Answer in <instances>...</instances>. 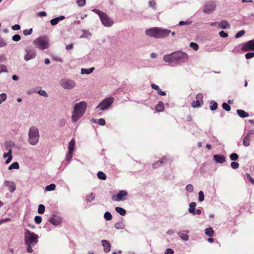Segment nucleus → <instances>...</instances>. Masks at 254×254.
<instances>
[{
    "label": "nucleus",
    "mask_w": 254,
    "mask_h": 254,
    "mask_svg": "<svg viewBox=\"0 0 254 254\" xmlns=\"http://www.w3.org/2000/svg\"><path fill=\"white\" fill-rule=\"evenodd\" d=\"M245 33V30H241L237 32L235 35V37L236 38H239L241 37H242L243 35H244Z\"/></svg>",
    "instance_id": "53"
},
{
    "label": "nucleus",
    "mask_w": 254,
    "mask_h": 254,
    "mask_svg": "<svg viewBox=\"0 0 254 254\" xmlns=\"http://www.w3.org/2000/svg\"><path fill=\"white\" fill-rule=\"evenodd\" d=\"M210 109L212 111L215 110L217 108V103L214 101H212L210 102Z\"/></svg>",
    "instance_id": "35"
},
{
    "label": "nucleus",
    "mask_w": 254,
    "mask_h": 254,
    "mask_svg": "<svg viewBox=\"0 0 254 254\" xmlns=\"http://www.w3.org/2000/svg\"><path fill=\"white\" fill-rule=\"evenodd\" d=\"M192 23L191 21L190 20H187L186 21H181L179 23V26H182L184 25H190Z\"/></svg>",
    "instance_id": "44"
},
{
    "label": "nucleus",
    "mask_w": 254,
    "mask_h": 254,
    "mask_svg": "<svg viewBox=\"0 0 254 254\" xmlns=\"http://www.w3.org/2000/svg\"><path fill=\"white\" fill-rule=\"evenodd\" d=\"M92 11H93L94 12H95V13L97 14L99 17H101V15H102V14H103L104 12H103V11H101L98 9H93L92 10Z\"/></svg>",
    "instance_id": "60"
},
{
    "label": "nucleus",
    "mask_w": 254,
    "mask_h": 254,
    "mask_svg": "<svg viewBox=\"0 0 254 254\" xmlns=\"http://www.w3.org/2000/svg\"><path fill=\"white\" fill-rule=\"evenodd\" d=\"M73 44L72 43H70V44L66 45L65 47V49L67 51L71 50L73 49Z\"/></svg>",
    "instance_id": "62"
},
{
    "label": "nucleus",
    "mask_w": 254,
    "mask_h": 254,
    "mask_svg": "<svg viewBox=\"0 0 254 254\" xmlns=\"http://www.w3.org/2000/svg\"><path fill=\"white\" fill-rule=\"evenodd\" d=\"M101 244L104 248V252L108 253L110 251L111 246L108 241L106 240H102Z\"/></svg>",
    "instance_id": "18"
},
{
    "label": "nucleus",
    "mask_w": 254,
    "mask_h": 254,
    "mask_svg": "<svg viewBox=\"0 0 254 254\" xmlns=\"http://www.w3.org/2000/svg\"><path fill=\"white\" fill-rule=\"evenodd\" d=\"M75 146V141L73 138L69 142L68 145V152L65 157L66 161L69 162L73 155V152Z\"/></svg>",
    "instance_id": "9"
},
{
    "label": "nucleus",
    "mask_w": 254,
    "mask_h": 254,
    "mask_svg": "<svg viewBox=\"0 0 254 254\" xmlns=\"http://www.w3.org/2000/svg\"><path fill=\"white\" fill-rule=\"evenodd\" d=\"M24 243L25 245L35 246L38 242L39 236L34 232L27 229L24 233Z\"/></svg>",
    "instance_id": "6"
},
{
    "label": "nucleus",
    "mask_w": 254,
    "mask_h": 254,
    "mask_svg": "<svg viewBox=\"0 0 254 254\" xmlns=\"http://www.w3.org/2000/svg\"><path fill=\"white\" fill-rule=\"evenodd\" d=\"M19 168V164L17 162L12 163L9 167L8 170H11L13 169H18Z\"/></svg>",
    "instance_id": "34"
},
{
    "label": "nucleus",
    "mask_w": 254,
    "mask_h": 254,
    "mask_svg": "<svg viewBox=\"0 0 254 254\" xmlns=\"http://www.w3.org/2000/svg\"><path fill=\"white\" fill-rule=\"evenodd\" d=\"M64 19V15H61L59 17H57L56 18H53L51 20L50 23L53 26L56 25L58 23V22Z\"/></svg>",
    "instance_id": "22"
},
{
    "label": "nucleus",
    "mask_w": 254,
    "mask_h": 254,
    "mask_svg": "<svg viewBox=\"0 0 254 254\" xmlns=\"http://www.w3.org/2000/svg\"><path fill=\"white\" fill-rule=\"evenodd\" d=\"M164 158H162L160 159L158 161L156 162L155 163L153 164L152 167L154 168H156L157 167L160 166L163 163Z\"/></svg>",
    "instance_id": "39"
},
{
    "label": "nucleus",
    "mask_w": 254,
    "mask_h": 254,
    "mask_svg": "<svg viewBox=\"0 0 254 254\" xmlns=\"http://www.w3.org/2000/svg\"><path fill=\"white\" fill-rule=\"evenodd\" d=\"M6 66L4 64H0V74L2 72H7Z\"/></svg>",
    "instance_id": "40"
},
{
    "label": "nucleus",
    "mask_w": 254,
    "mask_h": 254,
    "mask_svg": "<svg viewBox=\"0 0 254 254\" xmlns=\"http://www.w3.org/2000/svg\"><path fill=\"white\" fill-rule=\"evenodd\" d=\"M145 33L149 37L160 39L168 36L171 33V30L160 27H153L146 29Z\"/></svg>",
    "instance_id": "3"
},
{
    "label": "nucleus",
    "mask_w": 254,
    "mask_h": 254,
    "mask_svg": "<svg viewBox=\"0 0 254 254\" xmlns=\"http://www.w3.org/2000/svg\"><path fill=\"white\" fill-rule=\"evenodd\" d=\"M205 234L208 236L211 237L214 234V231L211 227L207 228L205 229Z\"/></svg>",
    "instance_id": "30"
},
{
    "label": "nucleus",
    "mask_w": 254,
    "mask_h": 254,
    "mask_svg": "<svg viewBox=\"0 0 254 254\" xmlns=\"http://www.w3.org/2000/svg\"><path fill=\"white\" fill-rule=\"evenodd\" d=\"M97 177L102 180H105L107 178L106 174L102 171H99L97 173Z\"/></svg>",
    "instance_id": "32"
},
{
    "label": "nucleus",
    "mask_w": 254,
    "mask_h": 254,
    "mask_svg": "<svg viewBox=\"0 0 254 254\" xmlns=\"http://www.w3.org/2000/svg\"><path fill=\"white\" fill-rule=\"evenodd\" d=\"M33 44L35 47L41 50L49 48L50 46L49 40L46 36H40L35 39Z\"/></svg>",
    "instance_id": "5"
},
{
    "label": "nucleus",
    "mask_w": 254,
    "mask_h": 254,
    "mask_svg": "<svg viewBox=\"0 0 254 254\" xmlns=\"http://www.w3.org/2000/svg\"><path fill=\"white\" fill-rule=\"evenodd\" d=\"M28 142L31 145H37L39 141L40 132L38 127L36 126H31L28 130Z\"/></svg>",
    "instance_id": "4"
},
{
    "label": "nucleus",
    "mask_w": 254,
    "mask_h": 254,
    "mask_svg": "<svg viewBox=\"0 0 254 254\" xmlns=\"http://www.w3.org/2000/svg\"><path fill=\"white\" fill-rule=\"evenodd\" d=\"M115 210L122 216H124L126 214V210L122 207L117 206L115 208Z\"/></svg>",
    "instance_id": "28"
},
{
    "label": "nucleus",
    "mask_w": 254,
    "mask_h": 254,
    "mask_svg": "<svg viewBox=\"0 0 254 254\" xmlns=\"http://www.w3.org/2000/svg\"><path fill=\"white\" fill-rule=\"evenodd\" d=\"M231 167L233 169H237L239 168V164L237 162H236L235 161H233L231 163Z\"/></svg>",
    "instance_id": "55"
},
{
    "label": "nucleus",
    "mask_w": 254,
    "mask_h": 254,
    "mask_svg": "<svg viewBox=\"0 0 254 254\" xmlns=\"http://www.w3.org/2000/svg\"><path fill=\"white\" fill-rule=\"evenodd\" d=\"M254 134V130L252 129V130H250L245 136L251 139V136L252 135H253Z\"/></svg>",
    "instance_id": "63"
},
{
    "label": "nucleus",
    "mask_w": 254,
    "mask_h": 254,
    "mask_svg": "<svg viewBox=\"0 0 254 254\" xmlns=\"http://www.w3.org/2000/svg\"><path fill=\"white\" fill-rule=\"evenodd\" d=\"M6 41L3 39L0 38V48L6 46Z\"/></svg>",
    "instance_id": "58"
},
{
    "label": "nucleus",
    "mask_w": 254,
    "mask_h": 254,
    "mask_svg": "<svg viewBox=\"0 0 254 254\" xmlns=\"http://www.w3.org/2000/svg\"><path fill=\"white\" fill-rule=\"evenodd\" d=\"M100 19L103 25L105 27H110L114 23L113 20L109 17L105 12L101 15Z\"/></svg>",
    "instance_id": "10"
},
{
    "label": "nucleus",
    "mask_w": 254,
    "mask_h": 254,
    "mask_svg": "<svg viewBox=\"0 0 254 254\" xmlns=\"http://www.w3.org/2000/svg\"><path fill=\"white\" fill-rule=\"evenodd\" d=\"M27 246L26 248V252L28 253H32L33 252V250L32 249V246H33L32 245L28 244L26 245Z\"/></svg>",
    "instance_id": "54"
},
{
    "label": "nucleus",
    "mask_w": 254,
    "mask_h": 254,
    "mask_svg": "<svg viewBox=\"0 0 254 254\" xmlns=\"http://www.w3.org/2000/svg\"><path fill=\"white\" fill-rule=\"evenodd\" d=\"M243 51H248L249 50H254V39L250 40L245 43L242 48Z\"/></svg>",
    "instance_id": "14"
},
{
    "label": "nucleus",
    "mask_w": 254,
    "mask_h": 254,
    "mask_svg": "<svg viewBox=\"0 0 254 254\" xmlns=\"http://www.w3.org/2000/svg\"><path fill=\"white\" fill-rule=\"evenodd\" d=\"M203 95L201 93H198L196 96V100L193 101L191 106L193 108H198L201 106L203 104Z\"/></svg>",
    "instance_id": "13"
},
{
    "label": "nucleus",
    "mask_w": 254,
    "mask_h": 254,
    "mask_svg": "<svg viewBox=\"0 0 254 254\" xmlns=\"http://www.w3.org/2000/svg\"><path fill=\"white\" fill-rule=\"evenodd\" d=\"M33 32L32 28L29 29H25L23 31V33L25 36H28L32 34Z\"/></svg>",
    "instance_id": "46"
},
{
    "label": "nucleus",
    "mask_w": 254,
    "mask_h": 254,
    "mask_svg": "<svg viewBox=\"0 0 254 254\" xmlns=\"http://www.w3.org/2000/svg\"><path fill=\"white\" fill-rule=\"evenodd\" d=\"M251 139L245 136L243 140V145L245 147H248L250 145Z\"/></svg>",
    "instance_id": "33"
},
{
    "label": "nucleus",
    "mask_w": 254,
    "mask_h": 254,
    "mask_svg": "<svg viewBox=\"0 0 254 254\" xmlns=\"http://www.w3.org/2000/svg\"><path fill=\"white\" fill-rule=\"evenodd\" d=\"M189 232V231H179L177 233V234L179 236V237L182 240L185 241H187L189 239V237L187 233Z\"/></svg>",
    "instance_id": "17"
},
{
    "label": "nucleus",
    "mask_w": 254,
    "mask_h": 254,
    "mask_svg": "<svg viewBox=\"0 0 254 254\" xmlns=\"http://www.w3.org/2000/svg\"><path fill=\"white\" fill-rule=\"evenodd\" d=\"M190 46L194 51L198 50L199 47L198 44L194 42H191L190 44Z\"/></svg>",
    "instance_id": "42"
},
{
    "label": "nucleus",
    "mask_w": 254,
    "mask_h": 254,
    "mask_svg": "<svg viewBox=\"0 0 254 254\" xmlns=\"http://www.w3.org/2000/svg\"><path fill=\"white\" fill-rule=\"evenodd\" d=\"M6 97L7 96L5 93H3L0 94V104L6 99Z\"/></svg>",
    "instance_id": "45"
},
{
    "label": "nucleus",
    "mask_w": 254,
    "mask_h": 254,
    "mask_svg": "<svg viewBox=\"0 0 254 254\" xmlns=\"http://www.w3.org/2000/svg\"><path fill=\"white\" fill-rule=\"evenodd\" d=\"M76 86V82L72 79H66L64 80V89L70 90Z\"/></svg>",
    "instance_id": "15"
},
{
    "label": "nucleus",
    "mask_w": 254,
    "mask_h": 254,
    "mask_svg": "<svg viewBox=\"0 0 254 254\" xmlns=\"http://www.w3.org/2000/svg\"><path fill=\"white\" fill-rule=\"evenodd\" d=\"M95 69L94 67H90L89 68H81V74H89L92 73Z\"/></svg>",
    "instance_id": "23"
},
{
    "label": "nucleus",
    "mask_w": 254,
    "mask_h": 254,
    "mask_svg": "<svg viewBox=\"0 0 254 254\" xmlns=\"http://www.w3.org/2000/svg\"><path fill=\"white\" fill-rule=\"evenodd\" d=\"M236 112L238 115L242 118H247L249 116V114L244 110L238 109Z\"/></svg>",
    "instance_id": "24"
},
{
    "label": "nucleus",
    "mask_w": 254,
    "mask_h": 254,
    "mask_svg": "<svg viewBox=\"0 0 254 254\" xmlns=\"http://www.w3.org/2000/svg\"><path fill=\"white\" fill-rule=\"evenodd\" d=\"M115 227L117 229H123L125 228V225L122 221H121L115 223Z\"/></svg>",
    "instance_id": "31"
},
{
    "label": "nucleus",
    "mask_w": 254,
    "mask_h": 254,
    "mask_svg": "<svg viewBox=\"0 0 254 254\" xmlns=\"http://www.w3.org/2000/svg\"><path fill=\"white\" fill-rule=\"evenodd\" d=\"M193 186L191 184H189L186 186V190L189 192H192L193 191Z\"/></svg>",
    "instance_id": "50"
},
{
    "label": "nucleus",
    "mask_w": 254,
    "mask_h": 254,
    "mask_svg": "<svg viewBox=\"0 0 254 254\" xmlns=\"http://www.w3.org/2000/svg\"><path fill=\"white\" fill-rule=\"evenodd\" d=\"M114 101V98L112 97L106 98L98 104L96 107L95 110L97 111L107 110L109 109Z\"/></svg>",
    "instance_id": "7"
},
{
    "label": "nucleus",
    "mask_w": 254,
    "mask_h": 254,
    "mask_svg": "<svg viewBox=\"0 0 254 254\" xmlns=\"http://www.w3.org/2000/svg\"><path fill=\"white\" fill-rule=\"evenodd\" d=\"M219 34L221 37L222 38H226L228 37V35L227 33L224 32V31H221L219 32Z\"/></svg>",
    "instance_id": "59"
},
{
    "label": "nucleus",
    "mask_w": 254,
    "mask_h": 254,
    "mask_svg": "<svg viewBox=\"0 0 254 254\" xmlns=\"http://www.w3.org/2000/svg\"><path fill=\"white\" fill-rule=\"evenodd\" d=\"M246 177L248 180H249L253 184H254V180L249 174H246Z\"/></svg>",
    "instance_id": "64"
},
{
    "label": "nucleus",
    "mask_w": 254,
    "mask_h": 254,
    "mask_svg": "<svg viewBox=\"0 0 254 254\" xmlns=\"http://www.w3.org/2000/svg\"><path fill=\"white\" fill-rule=\"evenodd\" d=\"M216 8L215 2L210 0L207 1L203 6L202 11L207 14H209L213 12Z\"/></svg>",
    "instance_id": "8"
},
{
    "label": "nucleus",
    "mask_w": 254,
    "mask_h": 254,
    "mask_svg": "<svg viewBox=\"0 0 254 254\" xmlns=\"http://www.w3.org/2000/svg\"><path fill=\"white\" fill-rule=\"evenodd\" d=\"M95 196L93 192H91L89 194H88L86 196L85 201L87 202H90L92 200L95 199Z\"/></svg>",
    "instance_id": "26"
},
{
    "label": "nucleus",
    "mask_w": 254,
    "mask_h": 254,
    "mask_svg": "<svg viewBox=\"0 0 254 254\" xmlns=\"http://www.w3.org/2000/svg\"><path fill=\"white\" fill-rule=\"evenodd\" d=\"M50 222L54 226L59 225L61 223V221L60 220L57 219L54 217L50 219Z\"/></svg>",
    "instance_id": "29"
},
{
    "label": "nucleus",
    "mask_w": 254,
    "mask_h": 254,
    "mask_svg": "<svg viewBox=\"0 0 254 254\" xmlns=\"http://www.w3.org/2000/svg\"><path fill=\"white\" fill-rule=\"evenodd\" d=\"M25 51L26 52V54L24 57V59L25 61H28L36 57V52L34 49L27 47Z\"/></svg>",
    "instance_id": "11"
},
{
    "label": "nucleus",
    "mask_w": 254,
    "mask_h": 254,
    "mask_svg": "<svg viewBox=\"0 0 254 254\" xmlns=\"http://www.w3.org/2000/svg\"><path fill=\"white\" fill-rule=\"evenodd\" d=\"M45 207L43 204H40L38 206V213L42 214L45 212Z\"/></svg>",
    "instance_id": "38"
},
{
    "label": "nucleus",
    "mask_w": 254,
    "mask_h": 254,
    "mask_svg": "<svg viewBox=\"0 0 254 254\" xmlns=\"http://www.w3.org/2000/svg\"><path fill=\"white\" fill-rule=\"evenodd\" d=\"M4 185L5 186L7 187L8 190L11 193L13 192L16 190L15 184L13 182L5 181L4 182Z\"/></svg>",
    "instance_id": "16"
},
{
    "label": "nucleus",
    "mask_w": 254,
    "mask_h": 254,
    "mask_svg": "<svg viewBox=\"0 0 254 254\" xmlns=\"http://www.w3.org/2000/svg\"><path fill=\"white\" fill-rule=\"evenodd\" d=\"M104 218L107 221L111 220L112 218L111 213L108 211H107L104 213Z\"/></svg>",
    "instance_id": "37"
},
{
    "label": "nucleus",
    "mask_w": 254,
    "mask_h": 254,
    "mask_svg": "<svg viewBox=\"0 0 254 254\" xmlns=\"http://www.w3.org/2000/svg\"><path fill=\"white\" fill-rule=\"evenodd\" d=\"M149 6L154 10L156 9V3L154 0H150L149 2Z\"/></svg>",
    "instance_id": "47"
},
{
    "label": "nucleus",
    "mask_w": 254,
    "mask_h": 254,
    "mask_svg": "<svg viewBox=\"0 0 254 254\" xmlns=\"http://www.w3.org/2000/svg\"><path fill=\"white\" fill-rule=\"evenodd\" d=\"M42 217L41 216H36L34 218V221L37 224H39L40 223H41L42 222Z\"/></svg>",
    "instance_id": "51"
},
{
    "label": "nucleus",
    "mask_w": 254,
    "mask_h": 254,
    "mask_svg": "<svg viewBox=\"0 0 254 254\" xmlns=\"http://www.w3.org/2000/svg\"><path fill=\"white\" fill-rule=\"evenodd\" d=\"M98 123L101 126H104L106 124L105 120L102 118L98 120Z\"/></svg>",
    "instance_id": "61"
},
{
    "label": "nucleus",
    "mask_w": 254,
    "mask_h": 254,
    "mask_svg": "<svg viewBox=\"0 0 254 254\" xmlns=\"http://www.w3.org/2000/svg\"><path fill=\"white\" fill-rule=\"evenodd\" d=\"M12 39L13 41H14L15 42H18L20 40L21 37L18 34H15L12 36Z\"/></svg>",
    "instance_id": "56"
},
{
    "label": "nucleus",
    "mask_w": 254,
    "mask_h": 254,
    "mask_svg": "<svg viewBox=\"0 0 254 254\" xmlns=\"http://www.w3.org/2000/svg\"><path fill=\"white\" fill-rule=\"evenodd\" d=\"M196 205V203L195 202H191L190 203L188 211L190 213L192 214L194 212Z\"/></svg>",
    "instance_id": "27"
},
{
    "label": "nucleus",
    "mask_w": 254,
    "mask_h": 254,
    "mask_svg": "<svg viewBox=\"0 0 254 254\" xmlns=\"http://www.w3.org/2000/svg\"><path fill=\"white\" fill-rule=\"evenodd\" d=\"M38 93L41 96H43L45 97H47L48 96V94L46 93V92L45 90H39L38 91Z\"/></svg>",
    "instance_id": "52"
},
{
    "label": "nucleus",
    "mask_w": 254,
    "mask_h": 254,
    "mask_svg": "<svg viewBox=\"0 0 254 254\" xmlns=\"http://www.w3.org/2000/svg\"><path fill=\"white\" fill-rule=\"evenodd\" d=\"M204 193L202 191H200L198 192V200L200 202L204 200Z\"/></svg>",
    "instance_id": "49"
},
{
    "label": "nucleus",
    "mask_w": 254,
    "mask_h": 254,
    "mask_svg": "<svg viewBox=\"0 0 254 254\" xmlns=\"http://www.w3.org/2000/svg\"><path fill=\"white\" fill-rule=\"evenodd\" d=\"M77 4L80 7H83L85 5L86 0H76Z\"/></svg>",
    "instance_id": "43"
},
{
    "label": "nucleus",
    "mask_w": 254,
    "mask_h": 254,
    "mask_svg": "<svg viewBox=\"0 0 254 254\" xmlns=\"http://www.w3.org/2000/svg\"><path fill=\"white\" fill-rule=\"evenodd\" d=\"M3 157L4 158L7 157V159L5 162V164H7L9 163L12 159V149H9L7 153H4L3 155Z\"/></svg>",
    "instance_id": "19"
},
{
    "label": "nucleus",
    "mask_w": 254,
    "mask_h": 254,
    "mask_svg": "<svg viewBox=\"0 0 254 254\" xmlns=\"http://www.w3.org/2000/svg\"><path fill=\"white\" fill-rule=\"evenodd\" d=\"M56 185L54 184H51L46 187L45 190L47 191H52L55 189Z\"/></svg>",
    "instance_id": "36"
},
{
    "label": "nucleus",
    "mask_w": 254,
    "mask_h": 254,
    "mask_svg": "<svg viewBox=\"0 0 254 254\" xmlns=\"http://www.w3.org/2000/svg\"><path fill=\"white\" fill-rule=\"evenodd\" d=\"M163 60L175 66L185 63L188 60V55L182 51H177L163 56Z\"/></svg>",
    "instance_id": "1"
},
{
    "label": "nucleus",
    "mask_w": 254,
    "mask_h": 254,
    "mask_svg": "<svg viewBox=\"0 0 254 254\" xmlns=\"http://www.w3.org/2000/svg\"><path fill=\"white\" fill-rule=\"evenodd\" d=\"M218 26L221 29L230 28V26L226 20H223L218 23Z\"/></svg>",
    "instance_id": "21"
},
{
    "label": "nucleus",
    "mask_w": 254,
    "mask_h": 254,
    "mask_svg": "<svg viewBox=\"0 0 254 254\" xmlns=\"http://www.w3.org/2000/svg\"><path fill=\"white\" fill-rule=\"evenodd\" d=\"M213 159L216 162L219 163H222L225 161V157L223 155H214Z\"/></svg>",
    "instance_id": "20"
},
{
    "label": "nucleus",
    "mask_w": 254,
    "mask_h": 254,
    "mask_svg": "<svg viewBox=\"0 0 254 254\" xmlns=\"http://www.w3.org/2000/svg\"><path fill=\"white\" fill-rule=\"evenodd\" d=\"M155 109L158 112H162L164 109V105L162 101L158 102V104L155 106Z\"/></svg>",
    "instance_id": "25"
},
{
    "label": "nucleus",
    "mask_w": 254,
    "mask_h": 254,
    "mask_svg": "<svg viewBox=\"0 0 254 254\" xmlns=\"http://www.w3.org/2000/svg\"><path fill=\"white\" fill-rule=\"evenodd\" d=\"M254 57V52H249L245 55V58L247 59H250Z\"/></svg>",
    "instance_id": "57"
},
{
    "label": "nucleus",
    "mask_w": 254,
    "mask_h": 254,
    "mask_svg": "<svg viewBox=\"0 0 254 254\" xmlns=\"http://www.w3.org/2000/svg\"><path fill=\"white\" fill-rule=\"evenodd\" d=\"M127 195V192L126 190H121L119 191L116 195H113L112 199L113 200L115 201H120L121 200H125V197Z\"/></svg>",
    "instance_id": "12"
},
{
    "label": "nucleus",
    "mask_w": 254,
    "mask_h": 254,
    "mask_svg": "<svg viewBox=\"0 0 254 254\" xmlns=\"http://www.w3.org/2000/svg\"><path fill=\"white\" fill-rule=\"evenodd\" d=\"M87 107V104L84 101L75 103L73 107L71 122L75 123L79 120L85 114Z\"/></svg>",
    "instance_id": "2"
},
{
    "label": "nucleus",
    "mask_w": 254,
    "mask_h": 254,
    "mask_svg": "<svg viewBox=\"0 0 254 254\" xmlns=\"http://www.w3.org/2000/svg\"><path fill=\"white\" fill-rule=\"evenodd\" d=\"M230 159L232 161H236L239 158L238 155L236 153H232L230 156Z\"/></svg>",
    "instance_id": "41"
},
{
    "label": "nucleus",
    "mask_w": 254,
    "mask_h": 254,
    "mask_svg": "<svg viewBox=\"0 0 254 254\" xmlns=\"http://www.w3.org/2000/svg\"><path fill=\"white\" fill-rule=\"evenodd\" d=\"M223 108L226 111H230L231 110V107L226 103H223L222 104Z\"/></svg>",
    "instance_id": "48"
}]
</instances>
